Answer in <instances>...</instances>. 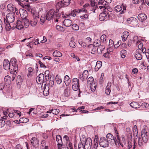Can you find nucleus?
I'll return each mask as SVG.
<instances>
[{"mask_svg":"<svg viewBox=\"0 0 149 149\" xmlns=\"http://www.w3.org/2000/svg\"><path fill=\"white\" fill-rule=\"evenodd\" d=\"M49 72L48 70H46L44 74L42 73L40 74L36 78V81L39 84L45 85L47 81L49 79Z\"/></svg>","mask_w":149,"mask_h":149,"instance_id":"1","label":"nucleus"},{"mask_svg":"<svg viewBox=\"0 0 149 149\" xmlns=\"http://www.w3.org/2000/svg\"><path fill=\"white\" fill-rule=\"evenodd\" d=\"M80 141L84 144L86 149H91L92 146V140L90 138H86L84 135H82L80 137Z\"/></svg>","mask_w":149,"mask_h":149,"instance_id":"2","label":"nucleus"},{"mask_svg":"<svg viewBox=\"0 0 149 149\" xmlns=\"http://www.w3.org/2000/svg\"><path fill=\"white\" fill-rule=\"evenodd\" d=\"M148 133L145 131H141V137L142 139L139 138L138 140V145L140 146H141L144 143H146L148 141Z\"/></svg>","mask_w":149,"mask_h":149,"instance_id":"3","label":"nucleus"},{"mask_svg":"<svg viewBox=\"0 0 149 149\" xmlns=\"http://www.w3.org/2000/svg\"><path fill=\"white\" fill-rule=\"evenodd\" d=\"M57 13V11H55L54 9H52L48 12L45 15L47 20H50L55 17V15Z\"/></svg>","mask_w":149,"mask_h":149,"instance_id":"4","label":"nucleus"},{"mask_svg":"<svg viewBox=\"0 0 149 149\" xmlns=\"http://www.w3.org/2000/svg\"><path fill=\"white\" fill-rule=\"evenodd\" d=\"M70 0H62L61 1L58 2L56 5L57 8L62 7H65L69 5L70 3Z\"/></svg>","mask_w":149,"mask_h":149,"instance_id":"5","label":"nucleus"},{"mask_svg":"<svg viewBox=\"0 0 149 149\" xmlns=\"http://www.w3.org/2000/svg\"><path fill=\"white\" fill-rule=\"evenodd\" d=\"M72 88L75 91L79 89V80L77 78H74L72 80Z\"/></svg>","mask_w":149,"mask_h":149,"instance_id":"6","label":"nucleus"},{"mask_svg":"<svg viewBox=\"0 0 149 149\" xmlns=\"http://www.w3.org/2000/svg\"><path fill=\"white\" fill-rule=\"evenodd\" d=\"M10 65L11 67H13L12 71L15 72L18 69L17 62L16 59L15 58H12L10 62Z\"/></svg>","mask_w":149,"mask_h":149,"instance_id":"7","label":"nucleus"},{"mask_svg":"<svg viewBox=\"0 0 149 149\" xmlns=\"http://www.w3.org/2000/svg\"><path fill=\"white\" fill-rule=\"evenodd\" d=\"M14 15L13 13L8 14L6 18H4V21L9 23L13 22L15 20Z\"/></svg>","mask_w":149,"mask_h":149,"instance_id":"8","label":"nucleus"},{"mask_svg":"<svg viewBox=\"0 0 149 149\" xmlns=\"http://www.w3.org/2000/svg\"><path fill=\"white\" fill-rule=\"evenodd\" d=\"M3 68L6 70H9L10 71H12L13 67H11L10 62L8 59H5L3 62Z\"/></svg>","mask_w":149,"mask_h":149,"instance_id":"9","label":"nucleus"},{"mask_svg":"<svg viewBox=\"0 0 149 149\" xmlns=\"http://www.w3.org/2000/svg\"><path fill=\"white\" fill-rule=\"evenodd\" d=\"M109 142L104 137H102L100 139V144L102 147H105L108 146Z\"/></svg>","mask_w":149,"mask_h":149,"instance_id":"10","label":"nucleus"},{"mask_svg":"<svg viewBox=\"0 0 149 149\" xmlns=\"http://www.w3.org/2000/svg\"><path fill=\"white\" fill-rule=\"evenodd\" d=\"M16 28L19 30H21L23 29L24 26L22 24V22L20 20H18L16 24H15L14 26H12L13 29Z\"/></svg>","mask_w":149,"mask_h":149,"instance_id":"11","label":"nucleus"},{"mask_svg":"<svg viewBox=\"0 0 149 149\" xmlns=\"http://www.w3.org/2000/svg\"><path fill=\"white\" fill-rule=\"evenodd\" d=\"M136 44L138 45V48L140 50H141L142 52L144 54L146 53V49L145 47H143V43L140 40H138L136 42Z\"/></svg>","mask_w":149,"mask_h":149,"instance_id":"12","label":"nucleus"},{"mask_svg":"<svg viewBox=\"0 0 149 149\" xmlns=\"http://www.w3.org/2000/svg\"><path fill=\"white\" fill-rule=\"evenodd\" d=\"M88 72L87 70H84L82 74H80L78 78L82 81L86 79L88 76Z\"/></svg>","mask_w":149,"mask_h":149,"instance_id":"13","label":"nucleus"},{"mask_svg":"<svg viewBox=\"0 0 149 149\" xmlns=\"http://www.w3.org/2000/svg\"><path fill=\"white\" fill-rule=\"evenodd\" d=\"M106 137L107 140L109 142H112V143L114 142L116 145L117 144V143H118V142H116L115 139H114V137L113 135L110 133H109L107 134Z\"/></svg>","mask_w":149,"mask_h":149,"instance_id":"14","label":"nucleus"},{"mask_svg":"<svg viewBox=\"0 0 149 149\" xmlns=\"http://www.w3.org/2000/svg\"><path fill=\"white\" fill-rule=\"evenodd\" d=\"M86 11V9L85 8H81L79 9H76L73 10L70 13V15L74 17H75L76 15V13H85Z\"/></svg>","mask_w":149,"mask_h":149,"instance_id":"15","label":"nucleus"},{"mask_svg":"<svg viewBox=\"0 0 149 149\" xmlns=\"http://www.w3.org/2000/svg\"><path fill=\"white\" fill-rule=\"evenodd\" d=\"M19 13L21 17L23 19H25L27 16V12L23 9H20L19 10Z\"/></svg>","mask_w":149,"mask_h":149,"instance_id":"16","label":"nucleus"},{"mask_svg":"<svg viewBox=\"0 0 149 149\" xmlns=\"http://www.w3.org/2000/svg\"><path fill=\"white\" fill-rule=\"evenodd\" d=\"M31 143L32 146H36L39 144V141L36 138L34 137L32 138L31 139Z\"/></svg>","mask_w":149,"mask_h":149,"instance_id":"17","label":"nucleus"},{"mask_svg":"<svg viewBox=\"0 0 149 149\" xmlns=\"http://www.w3.org/2000/svg\"><path fill=\"white\" fill-rule=\"evenodd\" d=\"M38 17H37V16L34 17L33 16V18L30 21V24L31 26H35L36 25L38 22Z\"/></svg>","mask_w":149,"mask_h":149,"instance_id":"18","label":"nucleus"},{"mask_svg":"<svg viewBox=\"0 0 149 149\" xmlns=\"http://www.w3.org/2000/svg\"><path fill=\"white\" fill-rule=\"evenodd\" d=\"M138 19L141 22H143L147 18L146 15L144 14H139L138 16Z\"/></svg>","mask_w":149,"mask_h":149,"instance_id":"19","label":"nucleus"},{"mask_svg":"<svg viewBox=\"0 0 149 149\" xmlns=\"http://www.w3.org/2000/svg\"><path fill=\"white\" fill-rule=\"evenodd\" d=\"M63 24L66 27H70L72 24V22L70 19H66L63 21Z\"/></svg>","mask_w":149,"mask_h":149,"instance_id":"20","label":"nucleus"},{"mask_svg":"<svg viewBox=\"0 0 149 149\" xmlns=\"http://www.w3.org/2000/svg\"><path fill=\"white\" fill-rule=\"evenodd\" d=\"M111 82H108L107 84L105 90V93L107 95H109L111 92L110 87L111 86Z\"/></svg>","mask_w":149,"mask_h":149,"instance_id":"21","label":"nucleus"},{"mask_svg":"<svg viewBox=\"0 0 149 149\" xmlns=\"http://www.w3.org/2000/svg\"><path fill=\"white\" fill-rule=\"evenodd\" d=\"M107 15L106 13H101L99 15V19L101 21H103L104 20H107Z\"/></svg>","mask_w":149,"mask_h":149,"instance_id":"22","label":"nucleus"},{"mask_svg":"<svg viewBox=\"0 0 149 149\" xmlns=\"http://www.w3.org/2000/svg\"><path fill=\"white\" fill-rule=\"evenodd\" d=\"M88 47L91 49V53L92 54H95L97 50V47L93 46L92 44H90L88 45Z\"/></svg>","mask_w":149,"mask_h":149,"instance_id":"23","label":"nucleus"},{"mask_svg":"<svg viewBox=\"0 0 149 149\" xmlns=\"http://www.w3.org/2000/svg\"><path fill=\"white\" fill-rule=\"evenodd\" d=\"M130 106L134 109H137L139 108L141 105L138 102H133L130 104Z\"/></svg>","mask_w":149,"mask_h":149,"instance_id":"24","label":"nucleus"},{"mask_svg":"<svg viewBox=\"0 0 149 149\" xmlns=\"http://www.w3.org/2000/svg\"><path fill=\"white\" fill-rule=\"evenodd\" d=\"M7 10L9 12H13L14 13V11L15 7L11 4H8L7 6Z\"/></svg>","mask_w":149,"mask_h":149,"instance_id":"25","label":"nucleus"},{"mask_svg":"<svg viewBox=\"0 0 149 149\" xmlns=\"http://www.w3.org/2000/svg\"><path fill=\"white\" fill-rule=\"evenodd\" d=\"M129 35V32L127 31H125L123 32L122 33V36H121L123 41H125Z\"/></svg>","mask_w":149,"mask_h":149,"instance_id":"26","label":"nucleus"},{"mask_svg":"<svg viewBox=\"0 0 149 149\" xmlns=\"http://www.w3.org/2000/svg\"><path fill=\"white\" fill-rule=\"evenodd\" d=\"M116 136L117 139L119 141V143L122 147H123V145L126 144V141L125 138L122 137V140H121L119 139V136L118 135H117Z\"/></svg>","mask_w":149,"mask_h":149,"instance_id":"27","label":"nucleus"},{"mask_svg":"<svg viewBox=\"0 0 149 149\" xmlns=\"http://www.w3.org/2000/svg\"><path fill=\"white\" fill-rule=\"evenodd\" d=\"M63 94L64 96L67 97L70 94V88L66 87L64 90Z\"/></svg>","mask_w":149,"mask_h":149,"instance_id":"28","label":"nucleus"},{"mask_svg":"<svg viewBox=\"0 0 149 149\" xmlns=\"http://www.w3.org/2000/svg\"><path fill=\"white\" fill-rule=\"evenodd\" d=\"M5 28L6 29L7 31H10L12 28V27L10 25V23L4 21Z\"/></svg>","mask_w":149,"mask_h":149,"instance_id":"29","label":"nucleus"},{"mask_svg":"<svg viewBox=\"0 0 149 149\" xmlns=\"http://www.w3.org/2000/svg\"><path fill=\"white\" fill-rule=\"evenodd\" d=\"M102 62L100 61H97L96 63L95 69L96 71H97L102 66Z\"/></svg>","mask_w":149,"mask_h":149,"instance_id":"30","label":"nucleus"},{"mask_svg":"<svg viewBox=\"0 0 149 149\" xmlns=\"http://www.w3.org/2000/svg\"><path fill=\"white\" fill-rule=\"evenodd\" d=\"M28 73L27 74V76L29 77H31L34 72L33 69L31 67H29L28 69Z\"/></svg>","mask_w":149,"mask_h":149,"instance_id":"31","label":"nucleus"},{"mask_svg":"<svg viewBox=\"0 0 149 149\" xmlns=\"http://www.w3.org/2000/svg\"><path fill=\"white\" fill-rule=\"evenodd\" d=\"M97 48V52L99 54H101L102 53V51L104 50L105 46L103 45H100Z\"/></svg>","mask_w":149,"mask_h":149,"instance_id":"32","label":"nucleus"},{"mask_svg":"<svg viewBox=\"0 0 149 149\" xmlns=\"http://www.w3.org/2000/svg\"><path fill=\"white\" fill-rule=\"evenodd\" d=\"M134 56L136 58L137 60H141L142 58V55L138 51H136Z\"/></svg>","mask_w":149,"mask_h":149,"instance_id":"33","label":"nucleus"},{"mask_svg":"<svg viewBox=\"0 0 149 149\" xmlns=\"http://www.w3.org/2000/svg\"><path fill=\"white\" fill-rule=\"evenodd\" d=\"M53 55L55 57H60L62 56V54L58 51H55L53 53Z\"/></svg>","mask_w":149,"mask_h":149,"instance_id":"34","label":"nucleus"},{"mask_svg":"<svg viewBox=\"0 0 149 149\" xmlns=\"http://www.w3.org/2000/svg\"><path fill=\"white\" fill-rule=\"evenodd\" d=\"M107 38V36L105 34L102 35L100 38V39L101 42L104 43H105L106 42Z\"/></svg>","mask_w":149,"mask_h":149,"instance_id":"35","label":"nucleus"},{"mask_svg":"<svg viewBox=\"0 0 149 149\" xmlns=\"http://www.w3.org/2000/svg\"><path fill=\"white\" fill-rule=\"evenodd\" d=\"M23 22L24 23V26L26 28H28L30 24V22L29 20L26 19H23Z\"/></svg>","mask_w":149,"mask_h":149,"instance_id":"36","label":"nucleus"},{"mask_svg":"<svg viewBox=\"0 0 149 149\" xmlns=\"http://www.w3.org/2000/svg\"><path fill=\"white\" fill-rule=\"evenodd\" d=\"M133 19H134L133 17L128 18L127 19V22L129 24H133L135 22L137 23V21L136 20H133Z\"/></svg>","mask_w":149,"mask_h":149,"instance_id":"37","label":"nucleus"},{"mask_svg":"<svg viewBox=\"0 0 149 149\" xmlns=\"http://www.w3.org/2000/svg\"><path fill=\"white\" fill-rule=\"evenodd\" d=\"M78 42L79 44L81 45V46L83 47H85L87 44L85 42H83L81 40H79L78 41Z\"/></svg>","mask_w":149,"mask_h":149,"instance_id":"38","label":"nucleus"},{"mask_svg":"<svg viewBox=\"0 0 149 149\" xmlns=\"http://www.w3.org/2000/svg\"><path fill=\"white\" fill-rule=\"evenodd\" d=\"M10 72L12 75L11 77V79L12 81H13L16 77V74L17 73V71L16 72H15L14 71L13 72V71H11Z\"/></svg>","mask_w":149,"mask_h":149,"instance_id":"39","label":"nucleus"},{"mask_svg":"<svg viewBox=\"0 0 149 149\" xmlns=\"http://www.w3.org/2000/svg\"><path fill=\"white\" fill-rule=\"evenodd\" d=\"M11 79V77L9 75H7L4 78V81L6 82H8V84L10 82Z\"/></svg>","mask_w":149,"mask_h":149,"instance_id":"40","label":"nucleus"},{"mask_svg":"<svg viewBox=\"0 0 149 149\" xmlns=\"http://www.w3.org/2000/svg\"><path fill=\"white\" fill-rule=\"evenodd\" d=\"M49 78L50 79V80L49 83V86L52 87L53 86L54 84V79L52 77L51 78V77H50Z\"/></svg>","mask_w":149,"mask_h":149,"instance_id":"41","label":"nucleus"},{"mask_svg":"<svg viewBox=\"0 0 149 149\" xmlns=\"http://www.w3.org/2000/svg\"><path fill=\"white\" fill-rule=\"evenodd\" d=\"M101 42L100 41L98 40H95V42H93V46H95L97 47H98L100 45Z\"/></svg>","mask_w":149,"mask_h":149,"instance_id":"42","label":"nucleus"},{"mask_svg":"<svg viewBox=\"0 0 149 149\" xmlns=\"http://www.w3.org/2000/svg\"><path fill=\"white\" fill-rule=\"evenodd\" d=\"M47 18H46V17L45 16V15H42L41 17L40 18V21L41 22V24H42L44 23L45 21L47 20Z\"/></svg>","mask_w":149,"mask_h":149,"instance_id":"43","label":"nucleus"},{"mask_svg":"<svg viewBox=\"0 0 149 149\" xmlns=\"http://www.w3.org/2000/svg\"><path fill=\"white\" fill-rule=\"evenodd\" d=\"M28 121V120L27 119L24 118H21L19 120V122L22 123H26Z\"/></svg>","mask_w":149,"mask_h":149,"instance_id":"44","label":"nucleus"},{"mask_svg":"<svg viewBox=\"0 0 149 149\" xmlns=\"http://www.w3.org/2000/svg\"><path fill=\"white\" fill-rule=\"evenodd\" d=\"M56 141L58 143H62L61 137L60 135H56Z\"/></svg>","mask_w":149,"mask_h":149,"instance_id":"45","label":"nucleus"},{"mask_svg":"<svg viewBox=\"0 0 149 149\" xmlns=\"http://www.w3.org/2000/svg\"><path fill=\"white\" fill-rule=\"evenodd\" d=\"M55 80L56 82L58 84H60L62 82L61 79L57 75L56 77Z\"/></svg>","mask_w":149,"mask_h":149,"instance_id":"46","label":"nucleus"},{"mask_svg":"<svg viewBox=\"0 0 149 149\" xmlns=\"http://www.w3.org/2000/svg\"><path fill=\"white\" fill-rule=\"evenodd\" d=\"M94 79L93 77H89L87 80V82L88 83L90 84L91 85L92 84H93V81Z\"/></svg>","mask_w":149,"mask_h":149,"instance_id":"47","label":"nucleus"},{"mask_svg":"<svg viewBox=\"0 0 149 149\" xmlns=\"http://www.w3.org/2000/svg\"><path fill=\"white\" fill-rule=\"evenodd\" d=\"M91 91H94L96 90V85L95 84H92L91 85Z\"/></svg>","mask_w":149,"mask_h":149,"instance_id":"48","label":"nucleus"},{"mask_svg":"<svg viewBox=\"0 0 149 149\" xmlns=\"http://www.w3.org/2000/svg\"><path fill=\"white\" fill-rule=\"evenodd\" d=\"M114 9L116 12H118L121 11L122 10V8L120 6L118 5L115 7Z\"/></svg>","mask_w":149,"mask_h":149,"instance_id":"49","label":"nucleus"},{"mask_svg":"<svg viewBox=\"0 0 149 149\" xmlns=\"http://www.w3.org/2000/svg\"><path fill=\"white\" fill-rule=\"evenodd\" d=\"M22 81V79L20 75H18L17 77V82L18 83H21Z\"/></svg>","mask_w":149,"mask_h":149,"instance_id":"50","label":"nucleus"},{"mask_svg":"<svg viewBox=\"0 0 149 149\" xmlns=\"http://www.w3.org/2000/svg\"><path fill=\"white\" fill-rule=\"evenodd\" d=\"M72 29L75 31H77L79 29V27L76 24H73L72 26Z\"/></svg>","mask_w":149,"mask_h":149,"instance_id":"51","label":"nucleus"},{"mask_svg":"<svg viewBox=\"0 0 149 149\" xmlns=\"http://www.w3.org/2000/svg\"><path fill=\"white\" fill-rule=\"evenodd\" d=\"M69 45L70 47L73 48L75 47V43L72 40H71L69 43Z\"/></svg>","mask_w":149,"mask_h":149,"instance_id":"52","label":"nucleus"},{"mask_svg":"<svg viewBox=\"0 0 149 149\" xmlns=\"http://www.w3.org/2000/svg\"><path fill=\"white\" fill-rule=\"evenodd\" d=\"M5 124V121L3 120H0V128H2Z\"/></svg>","mask_w":149,"mask_h":149,"instance_id":"53","label":"nucleus"},{"mask_svg":"<svg viewBox=\"0 0 149 149\" xmlns=\"http://www.w3.org/2000/svg\"><path fill=\"white\" fill-rule=\"evenodd\" d=\"M91 38L90 37H88L86 38L85 40V42L87 44H90L91 42Z\"/></svg>","mask_w":149,"mask_h":149,"instance_id":"54","label":"nucleus"},{"mask_svg":"<svg viewBox=\"0 0 149 149\" xmlns=\"http://www.w3.org/2000/svg\"><path fill=\"white\" fill-rule=\"evenodd\" d=\"M61 16L60 14L58 13L57 12V13L55 15V17H54V19H55V21L56 22H58V19H59Z\"/></svg>","mask_w":149,"mask_h":149,"instance_id":"55","label":"nucleus"},{"mask_svg":"<svg viewBox=\"0 0 149 149\" xmlns=\"http://www.w3.org/2000/svg\"><path fill=\"white\" fill-rule=\"evenodd\" d=\"M52 113L55 115L58 114L59 112V110L58 109H52Z\"/></svg>","mask_w":149,"mask_h":149,"instance_id":"56","label":"nucleus"},{"mask_svg":"<svg viewBox=\"0 0 149 149\" xmlns=\"http://www.w3.org/2000/svg\"><path fill=\"white\" fill-rule=\"evenodd\" d=\"M97 0H94L93 1H90L91 2V5L92 6H94L97 5Z\"/></svg>","mask_w":149,"mask_h":149,"instance_id":"57","label":"nucleus"},{"mask_svg":"<svg viewBox=\"0 0 149 149\" xmlns=\"http://www.w3.org/2000/svg\"><path fill=\"white\" fill-rule=\"evenodd\" d=\"M98 146V141H97V140H96V142L95 141L94 142V143L93 146V148L94 149H97V147Z\"/></svg>","mask_w":149,"mask_h":149,"instance_id":"58","label":"nucleus"},{"mask_svg":"<svg viewBox=\"0 0 149 149\" xmlns=\"http://www.w3.org/2000/svg\"><path fill=\"white\" fill-rule=\"evenodd\" d=\"M149 106V105L148 104L145 102L141 104V107H145L146 108H148V107Z\"/></svg>","mask_w":149,"mask_h":149,"instance_id":"59","label":"nucleus"},{"mask_svg":"<svg viewBox=\"0 0 149 149\" xmlns=\"http://www.w3.org/2000/svg\"><path fill=\"white\" fill-rule=\"evenodd\" d=\"M120 48H126L127 47L126 44L125 43H123L121 44V41H120Z\"/></svg>","mask_w":149,"mask_h":149,"instance_id":"60","label":"nucleus"},{"mask_svg":"<svg viewBox=\"0 0 149 149\" xmlns=\"http://www.w3.org/2000/svg\"><path fill=\"white\" fill-rule=\"evenodd\" d=\"M107 9L108 11L111 12L112 9L109 6L108 4H105V10Z\"/></svg>","mask_w":149,"mask_h":149,"instance_id":"61","label":"nucleus"},{"mask_svg":"<svg viewBox=\"0 0 149 149\" xmlns=\"http://www.w3.org/2000/svg\"><path fill=\"white\" fill-rule=\"evenodd\" d=\"M120 40L118 41L117 43L114 45V47L115 48H117L118 47H120Z\"/></svg>","mask_w":149,"mask_h":149,"instance_id":"62","label":"nucleus"},{"mask_svg":"<svg viewBox=\"0 0 149 149\" xmlns=\"http://www.w3.org/2000/svg\"><path fill=\"white\" fill-rule=\"evenodd\" d=\"M113 45V40H109V47H111Z\"/></svg>","mask_w":149,"mask_h":149,"instance_id":"63","label":"nucleus"},{"mask_svg":"<svg viewBox=\"0 0 149 149\" xmlns=\"http://www.w3.org/2000/svg\"><path fill=\"white\" fill-rule=\"evenodd\" d=\"M4 84L3 82L0 83V90H3L4 88Z\"/></svg>","mask_w":149,"mask_h":149,"instance_id":"64","label":"nucleus"}]
</instances>
